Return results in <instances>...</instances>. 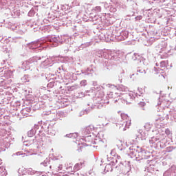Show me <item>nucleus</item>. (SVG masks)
Returning <instances> with one entry per match:
<instances>
[{
  "instance_id": "obj_1",
  "label": "nucleus",
  "mask_w": 176,
  "mask_h": 176,
  "mask_svg": "<svg viewBox=\"0 0 176 176\" xmlns=\"http://www.w3.org/2000/svg\"><path fill=\"white\" fill-rule=\"evenodd\" d=\"M83 166H85V161H82V162L76 164L74 168L76 171H79V170H80V168H82V167H83Z\"/></svg>"
},
{
  "instance_id": "obj_2",
  "label": "nucleus",
  "mask_w": 176,
  "mask_h": 176,
  "mask_svg": "<svg viewBox=\"0 0 176 176\" xmlns=\"http://www.w3.org/2000/svg\"><path fill=\"white\" fill-rule=\"evenodd\" d=\"M118 90L120 91H126V90H127V88L123 85H121L118 87Z\"/></svg>"
},
{
  "instance_id": "obj_3",
  "label": "nucleus",
  "mask_w": 176,
  "mask_h": 176,
  "mask_svg": "<svg viewBox=\"0 0 176 176\" xmlns=\"http://www.w3.org/2000/svg\"><path fill=\"white\" fill-rule=\"evenodd\" d=\"M165 133L166 134V135H170V134H171V131H170L169 129H166L165 130Z\"/></svg>"
},
{
  "instance_id": "obj_4",
  "label": "nucleus",
  "mask_w": 176,
  "mask_h": 176,
  "mask_svg": "<svg viewBox=\"0 0 176 176\" xmlns=\"http://www.w3.org/2000/svg\"><path fill=\"white\" fill-rule=\"evenodd\" d=\"M121 117H122V118H124H124H127V116H126V115H124V114H122V115H121Z\"/></svg>"
}]
</instances>
